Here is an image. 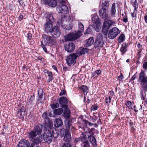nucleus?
I'll list each match as a JSON object with an SVG mask.
<instances>
[{
	"label": "nucleus",
	"mask_w": 147,
	"mask_h": 147,
	"mask_svg": "<svg viewBox=\"0 0 147 147\" xmlns=\"http://www.w3.org/2000/svg\"><path fill=\"white\" fill-rule=\"evenodd\" d=\"M42 132L41 125H36L34 129L28 133L29 138L33 139V142L30 147H40L39 144L42 140V135L41 134Z\"/></svg>",
	"instance_id": "nucleus-1"
},
{
	"label": "nucleus",
	"mask_w": 147,
	"mask_h": 147,
	"mask_svg": "<svg viewBox=\"0 0 147 147\" xmlns=\"http://www.w3.org/2000/svg\"><path fill=\"white\" fill-rule=\"evenodd\" d=\"M48 115L49 113L47 112H44L42 115V117L45 119V127L47 128V129L44 131L42 137L45 142L49 144L52 141V136L51 131L48 129L47 128H51L53 125L52 121L49 118Z\"/></svg>",
	"instance_id": "nucleus-2"
},
{
	"label": "nucleus",
	"mask_w": 147,
	"mask_h": 147,
	"mask_svg": "<svg viewBox=\"0 0 147 147\" xmlns=\"http://www.w3.org/2000/svg\"><path fill=\"white\" fill-rule=\"evenodd\" d=\"M42 39L41 42V45L43 51L45 52H47L46 47L47 45L51 46L54 45L56 43L55 40L51 36L47 35L45 34L42 35Z\"/></svg>",
	"instance_id": "nucleus-3"
},
{
	"label": "nucleus",
	"mask_w": 147,
	"mask_h": 147,
	"mask_svg": "<svg viewBox=\"0 0 147 147\" xmlns=\"http://www.w3.org/2000/svg\"><path fill=\"white\" fill-rule=\"evenodd\" d=\"M46 18V22L44 25V27L46 32L47 33H50L54 28L53 23L54 21V18L53 14L52 13L49 14Z\"/></svg>",
	"instance_id": "nucleus-4"
},
{
	"label": "nucleus",
	"mask_w": 147,
	"mask_h": 147,
	"mask_svg": "<svg viewBox=\"0 0 147 147\" xmlns=\"http://www.w3.org/2000/svg\"><path fill=\"white\" fill-rule=\"evenodd\" d=\"M116 23L115 20L108 19L105 21L102 28V32L104 35H106L108 33V31L112 26H114Z\"/></svg>",
	"instance_id": "nucleus-5"
},
{
	"label": "nucleus",
	"mask_w": 147,
	"mask_h": 147,
	"mask_svg": "<svg viewBox=\"0 0 147 147\" xmlns=\"http://www.w3.org/2000/svg\"><path fill=\"white\" fill-rule=\"evenodd\" d=\"M109 5V3L106 1L102 3V8L100 9L99 13L100 16L103 19H106L109 18V16L107 14Z\"/></svg>",
	"instance_id": "nucleus-6"
},
{
	"label": "nucleus",
	"mask_w": 147,
	"mask_h": 147,
	"mask_svg": "<svg viewBox=\"0 0 147 147\" xmlns=\"http://www.w3.org/2000/svg\"><path fill=\"white\" fill-rule=\"evenodd\" d=\"M78 56L76 53L70 54L66 59L67 64L69 66H73L76 63V59Z\"/></svg>",
	"instance_id": "nucleus-7"
},
{
	"label": "nucleus",
	"mask_w": 147,
	"mask_h": 147,
	"mask_svg": "<svg viewBox=\"0 0 147 147\" xmlns=\"http://www.w3.org/2000/svg\"><path fill=\"white\" fill-rule=\"evenodd\" d=\"M104 44V40H103V36L101 34L98 33L94 43V46L95 47H103Z\"/></svg>",
	"instance_id": "nucleus-8"
},
{
	"label": "nucleus",
	"mask_w": 147,
	"mask_h": 147,
	"mask_svg": "<svg viewBox=\"0 0 147 147\" xmlns=\"http://www.w3.org/2000/svg\"><path fill=\"white\" fill-rule=\"evenodd\" d=\"M80 34H79L76 32L75 33H70L65 36V40L66 41H72L75 40L80 36Z\"/></svg>",
	"instance_id": "nucleus-9"
},
{
	"label": "nucleus",
	"mask_w": 147,
	"mask_h": 147,
	"mask_svg": "<svg viewBox=\"0 0 147 147\" xmlns=\"http://www.w3.org/2000/svg\"><path fill=\"white\" fill-rule=\"evenodd\" d=\"M74 120L73 119H66L64 122L65 129H64V131H69L70 129L71 131L74 129V127L71 124L74 122L73 121Z\"/></svg>",
	"instance_id": "nucleus-10"
},
{
	"label": "nucleus",
	"mask_w": 147,
	"mask_h": 147,
	"mask_svg": "<svg viewBox=\"0 0 147 147\" xmlns=\"http://www.w3.org/2000/svg\"><path fill=\"white\" fill-rule=\"evenodd\" d=\"M120 33L119 29L116 27H113L111 29L108 33V37L111 39L115 38Z\"/></svg>",
	"instance_id": "nucleus-11"
},
{
	"label": "nucleus",
	"mask_w": 147,
	"mask_h": 147,
	"mask_svg": "<svg viewBox=\"0 0 147 147\" xmlns=\"http://www.w3.org/2000/svg\"><path fill=\"white\" fill-rule=\"evenodd\" d=\"M57 10L58 11V13H61L64 15L69 12L67 6L64 4H60L57 7Z\"/></svg>",
	"instance_id": "nucleus-12"
},
{
	"label": "nucleus",
	"mask_w": 147,
	"mask_h": 147,
	"mask_svg": "<svg viewBox=\"0 0 147 147\" xmlns=\"http://www.w3.org/2000/svg\"><path fill=\"white\" fill-rule=\"evenodd\" d=\"M58 102L61 107L62 108H67L68 107L67 105L68 100L65 97L63 96L60 97L59 98Z\"/></svg>",
	"instance_id": "nucleus-13"
},
{
	"label": "nucleus",
	"mask_w": 147,
	"mask_h": 147,
	"mask_svg": "<svg viewBox=\"0 0 147 147\" xmlns=\"http://www.w3.org/2000/svg\"><path fill=\"white\" fill-rule=\"evenodd\" d=\"M51 35L54 38H57L59 36L61 32L60 30L56 26H54V28L50 33Z\"/></svg>",
	"instance_id": "nucleus-14"
},
{
	"label": "nucleus",
	"mask_w": 147,
	"mask_h": 147,
	"mask_svg": "<svg viewBox=\"0 0 147 147\" xmlns=\"http://www.w3.org/2000/svg\"><path fill=\"white\" fill-rule=\"evenodd\" d=\"M75 46L72 42H69L65 46V49L67 52H71L75 49Z\"/></svg>",
	"instance_id": "nucleus-15"
},
{
	"label": "nucleus",
	"mask_w": 147,
	"mask_h": 147,
	"mask_svg": "<svg viewBox=\"0 0 147 147\" xmlns=\"http://www.w3.org/2000/svg\"><path fill=\"white\" fill-rule=\"evenodd\" d=\"M139 80L142 83H147V77L146 76L145 74L143 71L142 70L140 73Z\"/></svg>",
	"instance_id": "nucleus-16"
},
{
	"label": "nucleus",
	"mask_w": 147,
	"mask_h": 147,
	"mask_svg": "<svg viewBox=\"0 0 147 147\" xmlns=\"http://www.w3.org/2000/svg\"><path fill=\"white\" fill-rule=\"evenodd\" d=\"M30 143L28 141L24 139H22L18 144V146L21 147H29Z\"/></svg>",
	"instance_id": "nucleus-17"
},
{
	"label": "nucleus",
	"mask_w": 147,
	"mask_h": 147,
	"mask_svg": "<svg viewBox=\"0 0 147 147\" xmlns=\"http://www.w3.org/2000/svg\"><path fill=\"white\" fill-rule=\"evenodd\" d=\"M64 138L63 140L67 142H69L71 140V134L69 131H66L63 133Z\"/></svg>",
	"instance_id": "nucleus-18"
},
{
	"label": "nucleus",
	"mask_w": 147,
	"mask_h": 147,
	"mask_svg": "<svg viewBox=\"0 0 147 147\" xmlns=\"http://www.w3.org/2000/svg\"><path fill=\"white\" fill-rule=\"evenodd\" d=\"M44 2L45 4L53 7H55L57 5L56 0H44Z\"/></svg>",
	"instance_id": "nucleus-19"
},
{
	"label": "nucleus",
	"mask_w": 147,
	"mask_h": 147,
	"mask_svg": "<svg viewBox=\"0 0 147 147\" xmlns=\"http://www.w3.org/2000/svg\"><path fill=\"white\" fill-rule=\"evenodd\" d=\"M61 26L62 28L64 29L67 30H69L72 29V26L71 24H69L68 25H66V22L63 21H61Z\"/></svg>",
	"instance_id": "nucleus-20"
},
{
	"label": "nucleus",
	"mask_w": 147,
	"mask_h": 147,
	"mask_svg": "<svg viewBox=\"0 0 147 147\" xmlns=\"http://www.w3.org/2000/svg\"><path fill=\"white\" fill-rule=\"evenodd\" d=\"M97 19H98V17L97 16H95L94 18V17H93L92 20V21H94L96 23H96H98V24L96 25L95 29L96 31L98 32L99 30L101 28V24H100L99 21L97 20Z\"/></svg>",
	"instance_id": "nucleus-21"
},
{
	"label": "nucleus",
	"mask_w": 147,
	"mask_h": 147,
	"mask_svg": "<svg viewBox=\"0 0 147 147\" xmlns=\"http://www.w3.org/2000/svg\"><path fill=\"white\" fill-rule=\"evenodd\" d=\"M88 51V49L85 48L81 47L78 49L77 53L79 55H82L87 53Z\"/></svg>",
	"instance_id": "nucleus-22"
},
{
	"label": "nucleus",
	"mask_w": 147,
	"mask_h": 147,
	"mask_svg": "<svg viewBox=\"0 0 147 147\" xmlns=\"http://www.w3.org/2000/svg\"><path fill=\"white\" fill-rule=\"evenodd\" d=\"M93 133H92L90 135H88V138L90 143L93 146H94V145H96V142L95 138L93 136Z\"/></svg>",
	"instance_id": "nucleus-23"
},
{
	"label": "nucleus",
	"mask_w": 147,
	"mask_h": 147,
	"mask_svg": "<svg viewBox=\"0 0 147 147\" xmlns=\"http://www.w3.org/2000/svg\"><path fill=\"white\" fill-rule=\"evenodd\" d=\"M65 110L63 112L64 117L66 119H68L70 116V111L68 108V107L67 108H65Z\"/></svg>",
	"instance_id": "nucleus-24"
},
{
	"label": "nucleus",
	"mask_w": 147,
	"mask_h": 147,
	"mask_svg": "<svg viewBox=\"0 0 147 147\" xmlns=\"http://www.w3.org/2000/svg\"><path fill=\"white\" fill-rule=\"evenodd\" d=\"M63 125V121L61 118L56 119L54 121V125L55 127H58Z\"/></svg>",
	"instance_id": "nucleus-25"
},
{
	"label": "nucleus",
	"mask_w": 147,
	"mask_h": 147,
	"mask_svg": "<svg viewBox=\"0 0 147 147\" xmlns=\"http://www.w3.org/2000/svg\"><path fill=\"white\" fill-rule=\"evenodd\" d=\"M74 17L72 15L69 16H64V17L62 19V21H65L67 22V21L69 22H71L73 21Z\"/></svg>",
	"instance_id": "nucleus-26"
},
{
	"label": "nucleus",
	"mask_w": 147,
	"mask_h": 147,
	"mask_svg": "<svg viewBox=\"0 0 147 147\" xmlns=\"http://www.w3.org/2000/svg\"><path fill=\"white\" fill-rule=\"evenodd\" d=\"M94 42V40L93 38L90 37L86 41L84 46L86 47H89L93 44Z\"/></svg>",
	"instance_id": "nucleus-27"
},
{
	"label": "nucleus",
	"mask_w": 147,
	"mask_h": 147,
	"mask_svg": "<svg viewBox=\"0 0 147 147\" xmlns=\"http://www.w3.org/2000/svg\"><path fill=\"white\" fill-rule=\"evenodd\" d=\"M78 30L77 32L79 34H80V36L82 35L84 30V26L83 24L80 22H78Z\"/></svg>",
	"instance_id": "nucleus-28"
},
{
	"label": "nucleus",
	"mask_w": 147,
	"mask_h": 147,
	"mask_svg": "<svg viewBox=\"0 0 147 147\" xmlns=\"http://www.w3.org/2000/svg\"><path fill=\"white\" fill-rule=\"evenodd\" d=\"M115 3H113L112 5L110 13L111 16L113 17H115Z\"/></svg>",
	"instance_id": "nucleus-29"
},
{
	"label": "nucleus",
	"mask_w": 147,
	"mask_h": 147,
	"mask_svg": "<svg viewBox=\"0 0 147 147\" xmlns=\"http://www.w3.org/2000/svg\"><path fill=\"white\" fill-rule=\"evenodd\" d=\"M127 45L126 43H123L122 44L120 49V51L121 52L122 55H123L127 51Z\"/></svg>",
	"instance_id": "nucleus-30"
},
{
	"label": "nucleus",
	"mask_w": 147,
	"mask_h": 147,
	"mask_svg": "<svg viewBox=\"0 0 147 147\" xmlns=\"http://www.w3.org/2000/svg\"><path fill=\"white\" fill-rule=\"evenodd\" d=\"M80 88L81 90L84 94H86L88 92V88L86 86L82 85L80 87Z\"/></svg>",
	"instance_id": "nucleus-31"
},
{
	"label": "nucleus",
	"mask_w": 147,
	"mask_h": 147,
	"mask_svg": "<svg viewBox=\"0 0 147 147\" xmlns=\"http://www.w3.org/2000/svg\"><path fill=\"white\" fill-rule=\"evenodd\" d=\"M63 112V110L62 108H59L57 109H55L53 111V113L55 115H61Z\"/></svg>",
	"instance_id": "nucleus-32"
},
{
	"label": "nucleus",
	"mask_w": 147,
	"mask_h": 147,
	"mask_svg": "<svg viewBox=\"0 0 147 147\" xmlns=\"http://www.w3.org/2000/svg\"><path fill=\"white\" fill-rule=\"evenodd\" d=\"M50 131H52V137H53L54 138H57L58 136L59 133L57 132V131L55 129H50Z\"/></svg>",
	"instance_id": "nucleus-33"
},
{
	"label": "nucleus",
	"mask_w": 147,
	"mask_h": 147,
	"mask_svg": "<svg viewBox=\"0 0 147 147\" xmlns=\"http://www.w3.org/2000/svg\"><path fill=\"white\" fill-rule=\"evenodd\" d=\"M125 38L124 35L123 34H121L118 38V41L119 42H121L124 40Z\"/></svg>",
	"instance_id": "nucleus-34"
},
{
	"label": "nucleus",
	"mask_w": 147,
	"mask_h": 147,
	"mask_svg": "<svg viewBox=\"0 0 147 147\" xmlns=\"http://www.w3.org/2000/svg\"><path fill=\"white\" fill-rule=\"evenodd\" d=\"M131 3L135 8L137 9L138 7V5L137 3V0H131Z\"/></svg>",
	"instance_id": "nucleus-35"
},
{
	"label": "nucleus",
	"mask_w": 147,
	"mask_h": 147,
	"mask_svg": "<svg viewBox=\"0 0 147 147\" xmlns=\"http://www.w3.org/2000/svg\"><path fill=\"white\" fill-rule=\"evenodd\" d=\"M85 133H82V134L83 135L82 138H81V141L82 143L88 141L86 135Z\"/></svg>",
	"instance_id": "nucleus-36"
},
{
	"label": "nucleus",
	"mask_w": 147,
	"mask_h": 147,
	"mask_svg": "<svg viewBox=\"0 0 147 147\" xmlns=\"http://www.w3.org/2000/svg\"><path fill=\"white\" fill-rule=\"evenodd\" d=\"M125 105L128 107L129 109H132V104L131 101H127L125 102Z\"/></svg>",
	"instance_id": "nucleus-37"
},
{
	"label": "nucleus",
	"mask_w": 147,
	"mask_h": 147,
	"mask_svg": "<svg viewBox=\"0 0 147 147\" xmlns=\"http://www.w3.org/2000/svg\"><path fill=\"white\" fill-rule=\"evenodd\" d=\"M26 110V108L24 106H22L21 108L19 109V110L18 111V113H20L21 115L22 116V117H23V116L22 115V113H24V112Z\"/></svg>",
	"instance_id": "nucleus-38"
},
{
	"label": "nucleus",
	"mask_w": 147,
	"mask_h": 147,
	"mask_svg": "<svg viewBox=\"0 0 147 147\" xmlns=\"http://www.w3.org/2000/svg\"><path fill=\"white\" fill-rule=\"evenodd\" d=\"M72 146V144L70 142H65L63 143L62 147H71Z\"/></svg>",
	"instance_id": "nucleus-39"
},
{
	"label": "nucleus",
	"mask_w": 147,
	"mask_h": 147,
	"mask_svg": "<svg viewBox=\"0 0 147 147\" xmlns=\"http://www.w3.org/2000/svg\"><path fill=\"white\" fill-rule=\"evenodd\" d=\"M101 72V71L100 69H98L96 70L92 74V77H93L95 76L96 74L99 75L100 74Z\"/></svg>",
	"instance_id": "nucleus-40"
},
{
	"label": "nucleus",
	"mask_w": 147,
	"mask_h": 147,
	"mask_svg": "<svg viewBox=\"0 0 147 147\" xmlns=\"http://www.w3.org/2000/svg\"><path fill=\"white\" fill-rule=\"evenodd\" d=\"M51 106L53 109H55L58 107L59 105L58 103L52 104L51 105Z\"/></svg>",
	"instance_id": "nucleus-41"
},
{
	"label": "nucleus",
	"mask_w": 147,
	"mask_h": 147,
	"mask_svg": "<svg viewBox=\"0 0 147 147\" xmlns=\"http://www.w3.org/2000/svg\"><path fill=\"white\" fill-rule=\"evenodd\" d=\"M98 107V106L97 104H95L92 105L91 107V109L92 110H93L94 111H95L97 109Z\"/></svg>",
	"instance_id": "nucleus-42"
},
{
	"label": "nucleus",
	"mask_w": 147,
	"mask_h": 147,
	"mask_svg": "<svg viewBox=\"0 0 147 147\" xmlns=\"http://www.w3.org/2000/svg\"><path fill=\"white\" fill-rule=\"evenodd\" d=\"M82 145L83 147H90V145L88 141L82 143Z\"/></svg>",
	"instance_id": "nucleus-43"
},
{
	"label": "nucleus",
	"mask_w": 147,
	"mask_h": 147,
	"mask_svg": "<svg viewBox=\"0 0 147 147\" xmlns=\"http://www.w3.org/2000/svg\"><path fill=\"white\" fill-rule=\"evenodd\" d=\"M136 9V8H134L133 12L131 13V16L133 18H134L136 17L137 13Z\"/></svg>",
	"instance_id": "nucleus-44"
},
{
	"label": "nucleus",
	"mask_w": 147,
	"mask_h": 147,
	"mask_svg": "<svg viewBox=\"0 0 147 147\" xmlns=\"http://www.w3.org/2000/svg\"><path fill=\"white\" fill-rule=\"evenodd\" d=\"M111 98L109 97L108 98H107L105 100V102L107 103H110L111 101Z\"/></svg>",
	"instance_id": "nucleus-45"
},
{
	"label": "nucleus",
	"mask_w": 147,
	"mask_h": 147,
	"mask_svg": "<svg viewBox=\"0 0 147 147\" xmlns=\"http://www.w3.org/2000/svg\"><path fill=\"white\" fill-rule=\"evenodd\" d=\"M32 35L29 32H28L27 34V38L29 40H30L32 38Z\"/></svg>",
	"instance_id": "nucleus-46"
},
{
	"label": "nucleus",
	"mask_w": 147,
	"mask_h": 147,
	"mask_svg": "<svg viewBox=\"0 0 147 147\" xmlns=\"http://www.w3.org/2000/svg\"><path fill=\"white\" fill-rule=\"evenodd\" d=\"M123 19L124 22L126 23L127 22V18L126 16L125 15L123 17Z\"/></svg>",
	"instance_id": "nucleus-47"
},
{
	"label": "nucleus",
	"mask_w": 147,
	"mask_h": 147,
	"mask_svg": "<svg viewBox=\"0 0 147 147\" xmlns=\"http://www.w3.org/2000/svg\"><path fill=\"white\" fill-rule=\"evenodd\" d=\"M81 138H75L74 140V142L76 143H78L80 141Z\"/></svg>",
	"instance_id": "nucleus-48"
},
{
	"label": "nucleus",
	"mask_w": 147,
	"mask_h": 147,
	"mask_svg": "<svg viewBox=\"0 0 147 147\" xmlns=\"http://www.w3.org/2000/svg\"><path fill=\"white\" fill-rule=\"evenodd\" d=\"M92 30L91 29L89 28L88 27L86 29V32L85 33V34H90Z\"/></svg>",
	"instance_id": "nucleus-49"
},
{
	"label": "nucleus",
	"mask_w": 147,
	"mask_h": 147,
	"mask_svg": "<svg viewBox=\"0 0 147 147\" xmlns=\"http://www.w3.org/2000/svg\"><path fill=\"white\" fill-rule=\"evenodd\" d=\"M143 67V68L145 69H147V62H145L144 63Z\"/></svg>",
	"instance_id": "nucleus-50"
},
{
	"label": "nucleus",
	"mask_w": 147,
	"mask_h": 147,
	"mask_svg": "<svg viewBox=\"0 0 147 147\" xmlns=\"http://www.w3.org/2000/svg\"><path fill=\"white\" fill-rule=\"evenodd\" d=\"M47 74L48 76L49 77V78H51V79L52 78H53V74L51 72L49 71V72H48Z\"/></svg>",
	"instance_id": "nucleus-51"
},
{
	"label": "nucleus",
	"mask_w": 147,
	"mask_h": 147,
	"mask_svg": "<svg viewBox=\"0 0 147 147\" xmlns=\"http://www.w3.org/2000/svg\"><path fill=\"white\" fill-rule=\"evenodd\" d=\"M43 91L42 89H39L38 91V95H43Z\"/></svg>",
	"instance_id": "nucleus-52"
},
{
	"label": "nucleus",
	"mask_w": 147,
	"mask_h": 147,
	"mask_svg": "<svg viewBox=\"0 0 147 147\" xmlns=\"http://www.w3.org/2000/svg\"><path fill=\"white\" fill-rule=\"evenodd\" d=\"M65 91L64 90H61L59 93V95L60 96H62L64 95L65 94Z\"/></svg>",
	"instance_id": "nucleus-53"
},
{
	"label": "nucleus",
	"mask_w": 147,
	"mask_h": 147,
	"mask_svg": "<svg viewBox=\"0 0 147 147\" xmlns=\"http://www.w3.org/2000/svg\"><path fill=\"white\" fill-rule=\"evenodd\" d=\"M123 75H122V74H121V76H119L118 77V80L119 81H122V79H123Z\"/></svg>",
	"instance_id": "nucleus-54"
},
{
	"label": "nucleus",
	"mask_w": 147,
	"mask_h": 147,
	"mask_svg": "<svg viewBox=\"0 0 147 147\" xmlns=\"http://www.w3.org/2000/svg\"><path fill=\"white\" fill-rule=\"evenodd\" d=\"M52 67L53 69L55 70L57 72H58V70L56 67L55 65H53L52 66Z\"/></svg>",
	"instance_id": "nucleus-55"
},
{
	"label": "nucleus",
	"mask_w": 147,
	"mask_h": 147,
	"mask_svg": "<svg viewBox=\"0 0 147 147\" xmlns=\"http://www.w3.org/2000/svg\"><path fill=\"white\" fill-rule=\"evenodd\" d=\"M56 2L58 1L60 3V4H63L64 1L63 0H56Z\"/></svg>",
	"instance_id": "nucleus-56"
},
{
	"label": "nucleus",
	"mask_w": 147,
	"mask_h": 147,
	"mask_svg": "<svg viewBox=\"0 0 147 147\" xmlns=\"http://www.w3.org/2000/svg\"><path fill=\"white\" fill-rule=\"evenodd\" d=\"M43 97V95H38V99L39 100H42Z\"/></svg>",
	"instance_id": "nucleus-57"
},
{
	"label": "nucleus",
	"mask_w": 147,
	"mask_h": 147,
	"mask_svg": "<svg viewBox=\"0 0 147 147\" xmlns=\"http://www.w3.org/2000/svg\"><path fill=\"white\" fill-rule=\"evenodd\" d=\"M23 16L22 15H20L19 16V20L21 21L23 20Z\"/></svg>",
	"instance_id": "nucleus-58"
},
{
	"label": "nucleus",
	"mask_w": 147,
	"mask_h": 147,
	"mask_svg": "<svg viewBox=\"0 0 147 147\" xmlns=\"http://www.w3.org/2000/svg\"><path fill=\"white\" fill-rule=\"evenodd\" d=\"M49 115L51 117H53L54 116V115L52 113L51 111L49 113Z\"/></svg>",
	"instance_id": "nucleus-59"
},
{
	"label": "nucleus",
	"mask_w": 147,
	"mask_h": 147,
	"mask_svg": "<svg viewBox=\"0 0 147 147\" xmlns=\"http://www.w3.org/2000/svg\"><path fill=\"white\" fill-rule=\"evenodd\" d=\"M136 77V76L135 75H134L131 78V81H133V80H134L135 79Z\"/></svg>",
	"instance_id": "nucleus-60"
},
{
	"label": "nucleus",
	"mask_w": 147,
	"mask_h": 147,
	"mask_svg": "<svg viewBox=\"0 0 147 147\" xmlns=\"http://www.w3.org/2000/svg\"><path fill=\"white\" fill-rule=\"evenodd\" d=\"M144 18L145 22L147 23V15H145L144 16Z\"/></svg>",
	"instance_id": "nucleus-61"
},
{
	"label": "nucleus",
	"mask_w": 147,
	"mask_h": 147,
	"mask_svg": "<svg viewBox=\"0 0 147 147\" xmlns=\"http://www.w3.org/2000/svg\"><path fill=\"white\" fill-rule=\"evenodd\" d=\"M53 79V78H52V79L51 78H49L48 80V82H50Z\"/></svg>",
	"instance_id": "nucleus-62"
},
{
	"label": "nucleus",
	"mask_w": 147,
	"mask_h": 147,
	"mask_svg": "<svg viewBox=\"0 0 147 147\" xmlns=\"http://www.w3.org/2000/svg\"><path fill=\"white\" fill-rule=\"evenodd\" d=\"M39 60L41 61H42V59L43 58L42 57H38L37 58Z\"/></svg>",
	"instance_id": "nucleus-63"
},
{
	"label": "nucleus",
	"mask_w": 147,
	"mask_h": 147,
	"mask_svg": "<svg viewBox=\"0 0 147 147\" xmlns=\"http://www.w3.org/2000/svg\"><path fill=\"white\" fill-rule=\"evenodd\" d=\"M93 119L94 120V121H93V122H95V121H96V117L95 116H94L93 117Z\"/></svg>",
	"instance_id": "nucleus-64"
}]
</instances>
